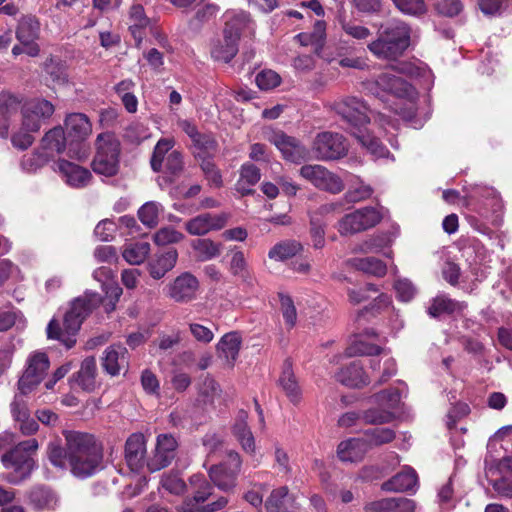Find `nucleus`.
<instances>
[{"instance_id": "nucleus-1", "label": "nucleus", "mask_w": 512, "mask_h": 512, "mask_svg": "<svg viewBox=\"0 0 512 512\" xmlns=\"http://www.w3.org/2000/svg\"><path fill=\"white\" fill-rule=\"evenodd\" d=\"M121 295L122 288L116 286L107 292L105 300H102L98 293H85L83 296L75 298L64 314L63 328L56 319L53 318L49 321L46 330L47 338L60 341L68 349L72 348L76 344V335L84 320L100 304H103L106 313L114 311Z\"/></svg>"}, {"instance_id": "nucleus-2", "label": "nucleus", "mask_w": 512, "mask_h": 512, "mask_svg": "<svg viewBox=\"0 0 512 512\" xmlns=\"http://www.w3.org/2000/svg\"><path fill=\"white\" fill-rule=\"evenodd\" d=\"M252 21L246 12L226 14L222 37L211 43V57L218 62L229 63L239 51L241 35L250 29Z\"/></svg>"}, {"instance_id": "nucleus-3", "label": "nucleus", "mask_w": 512, "mask_h": 512, "mask_svg": "<svg viewBox=\"0 0 512 512\" xmlns=\"http://www.w3.org/2000/svg\"><path fill=\"white\" fill-rule=\"evenodd\" d=\"M411 29L402 22H393L378 32L376 40L368 44L369 51L378 59L396 61L410 46Z\"/></svg>"}, {"instance_id": "nucleus-4", "label": "nucleus", "mask_w": 512, "mask_h": 512, "mask_svg": "<svg viewBox=\"0 0 512 512\" xmlns=\"http://www.w3.org/2000/svg\"><path fill=\"white\" fill-rule=\"evenodd\" d=\"M38 450V441L28 439L19 442L1 456V462L10 472L2 475V480L12 485H19L27 480L36 468L33 454Z\"/></svg>"}, {"instance_id": "nucleus-5", "label": "nucleus", "mask_w": 512, "mask_h": 512, "mask_svg": "<svg viewBox=\"0 0 512 512\" xmlns=\"http://www.w3.org/2000/svg\"><path fill=\"white\" fill-rule=\"evenodd\" d=\"M92 170L99 175L113 177L119 172L121 144L113 133H100L95 141Z\"/></svg>"}, {"instance_id": "nucleus-6", "label": "nucleus", "mask_w": 512, "mask_h": 512, "mask_svg": "<svg viewBox=\"0 0 512 512\" xmlns=\"http://www.w3.org/2000/svg\"><path fill=\"white\" fill-rule=\"evenodd\" d=\"M189 483L193 489L192 496L186 497L183 500L179 511L216 512L224 509L229 503V499L226 496H220L217 500L207 503L213 494V487L203 475H192Z\"/></svg>"}, {"instance_id": "nucleus-7", "label": "nucleus", "mask_w": 512, "mask_h": 512, "mask_svg": "<svg viewBox=\"0 0 512 512\" xmlns=\"http://www.w3.org/2000/svg\"><path fill=\"white\" fill-rule=\"evenodd\" d=\"M64 131L68 141V156L79 161L89 156L86 140L92 133V124L84 113H70L64 120Z\"/></svg>"}, {"instance_id": "nucleus-8", "label": "nucleus", "mask_w": 512, "mask_h": 512, "mask_svg": "<svg viewBox=\"0 0 512 512\" xmlns=\"http://www.w3.org/2000/svg\"><path fill=\"white\" fill-rule=\"evenodd\" d=\"M333 110L346 123V130L353 136L361 132L370 123V113L367 103L355 96H346L333 103Z\"/></svg>"}, {"instance_id": "nucleus-9", "label": "nucleus", "mask_w": 512, "mask_h": 512, "mask_svg": "<svg viewBox=\"0 0 512 512\" xmlns=\"http://www.w3.org/2000/svg\"><path fill=\"white\" fill-rule=\"evenodd\" d=\"M241 465L240 455L236 451L230 450L223 462L210 467L208 471L210 480L221 491L231 493L237 486V477Z\"/></svg>"}, {"instance_id": "nucleus-10", "label": "nucleus", "mask_w": 512, "mask_h": 512, "mask_svg": "<svg viewBox=\"0 0 512 512\" xmlns=\"http://www.w3.org/2000/svg\"><path fill=\"white\" fill-rule=\"evenodd\" d=\"M50 367V360L45 352H32L25 364V369L18 380V390L22 395L31 393L44 380Z\"/></svg>"}, {"instance_id": "nucleus-11", "label": "nucleus", "mask_w": 512, "mask_h": 512, "mask_svg": "<svg viewBox=\"0 0 512 512\" xmlns=\"http://www.w3.org/2000/svg\"><path fill=\"white\" fill-rule=\"evenodd\" d=\"M382 220L381 213L374 207L367 206L344 215L338 224L341 235H353L375 227Z\"/></svg>"}, {"instance_id": "nucleus-12", "label": "nucleus", "mask_w": 512, "mask_h": 512, "mask_svg": "<svg viewBox=\"0 0 512 512\" xmlns=\"http://www.w3.org/2000/svg\"><path fill=\"white\" fill-rule=\"evenodd\" d=\"M266 140L275 145L288 162L300 164L308 159L309 152L300 140L281 130L270 131L266 134Z\"/></svg>"}, {"instance_id": "nucleus-13", "label": "nucleus", "mask_w": 512, "mask_h": 512, "mask_svg": "<svg viewBox=\"0 0 512 512\" xmlns=\"http://www.w3.org/2000/svg\"><path fill=\"white\" fill-rule=\"evenodd\" d=\"M312 149L316 158L320 160L340 159L348 152L345 137L339 133L329 131L317 134Z\"/></svg>"}, {"instance_id": "nucleus-14", "label": "nucleus", "mask_w": 512, "mask_h": 512, "mask_svg": "<svg viewBox=\"0 0 512 512\" xmlns=\"http://www.w3.org/2000/svg\"><path fill=\"white\" fill-rule=\"evenodd\" d=\"M369 90L378 97H381V93H385L408 99L415 94V89L409 82L387 72L379 74L373 82H370Z\"/></svg>"}, {"instance_id": "nucleus-15", "label": "nucleus", "mask_w": 512, "mask_h": 512, "mask_svg": "<svg viewBox=\"0 0 512 512\" xmlns=\"http://www.w3.org/2000/svg\"><path fill=\"white\" fill-rule=\"evenodd\" d=\"M40 29V21L35 15H22L18 20L15 36L20 44L25 47V54L30 57H36L40 53V46L37 43L40 37Z\"/></svg>"}, {"instance_id": "nucleus-16", "label": "nucleus", "mask_w": 512, "mask_h": 512, "mask_svg": "<svg viewBox=\"0 0 512 512\" xmlns=\"http://www.w3.org/2000/svg\"><path fill=\"white\" fill-rule=\"evenodd\" d=\"M55 111L54 105L46 99H33L22 108V126L28 132H37L42 123Z\"/></svg>"}, {"instance_id": "nucleus-17", "label": "nucleus", "mask_w": 512, "mask_h": 512, "mask_svg": "<svg viewBox=\"0 0 512 512\" xmlns=\"http://www.w3.org/2000/svg\"><path fill=\"white\" fill-rule=\"evenodd\" d=\"M64 436L68 449V459L86 454V456H90L89 460L93 462L96 453H102L101 445L89 433L64 431Z\"/></svg>"}, {"instance_id": "nucleus-18", "label": "nucleus", "mask_w": 512, "mask_h": 512, "mask_svg": "<svg viewBox=\"0 0 512 512\" xmlns=\"http://www.w3.org/2000/svg\"><path fill=\"white\" fill-rule=\"evenodd\" d=\"M166 295L177 303H188L196 298L198 279L190 272H183L167 286Z\"/></svg>"}, {"instance_id": "nucleus-19", "label": "nucleus", "mask_w": 512, "mask_h": 512, "mask_svg": "<svg viewBox=\"0 0 512 512\" xmlns=\"http://www.w3.org/2000/svg\"><path fill=\"white\" fill-rule=\"evenodd\" d=\"M228 221L226 213H202L185 222V230L190 235L203 236L210 231L222 229Z\"/></svg>"}, {"instance_id": "nucleus-20", "label": "nucleus", "mask_w": 512, "mask_h": 512, "mask_svg": "<svg viewBox=\"0 0 512 512\" xmlns=\"http://www.w3.org/2000/svg\"><path fill=\"white\" fill-rule=\"evenodd\" d=\"M97 363L94 356L86 357L80 365V369L69 378L72 389L79 388L85 392H93L98 387Z\"/></svg>"}, {"instance_id": "nucleus-21", "label": "nucleus", "mask_w": 512, "mask_h": 512, "mask_svg": "<svg viewBox=\"0 0 512 512\" xmlns=\"http://www.w3.org/2000/svg\"><path fill=\"white\" fill-rule=\"evenodd\" d=\"M57 168L65 183L73 188H83L92 179L90 170L65 159L58 160Z\"/></svg>"}, {"instance_id": "nucleus-22", "label": "nucleus", "mask_w": 512, "mask_h": 512, "mask_svg": "<svg viewBox=\"0 0 512 512\" xmlns=\"http://www.w3.org/2000/svg\"><path fill=\"white\" fill-rule=\"evenodd\" d=\"M178 259V252L174 247H167L157 252L148 262V271L153 279H161L172 270Z\"/></svg>"}, {"instance_id": "nucleus-23", "label": "nucleus", "mask_w": 512, "mask_h": 512, "mask_svg": "<svg viewBox=\"0 0 512 512\" xmlns=\"http://www.w3.org/2000/svg\"><path fill=\"white\" fill-rule=\"evenodd\" d=\"M416 503L406 497H389L369 502L365 505V512H414Z\"/></svg>"}, {"instance_id": "nucleus-24", "label": "nucleus", "mask_w": 512, "mask_h": 512, "mask_svg": "<svg viewBox=\"0 0 512 512\" xmlns=\"http://www.w3.org/2000/svg\"><path fill=\"white\" fill-rule=\"evenodd\" d=\"M336 380L351 388H361L369 384V376L365 373L363 364L359 360L352 361L340 368L335 375Z\"/></svg>"}, {"instance_id": "nucleus-25", "label": "nucleus", "mask_w": 512, "mask_h": 512, "mask_svg": "<svg viewBox=\"0 0 512 512\" xmlns=\"http://www.w3.org/2000/svg\"><path fill=\"white\" fill-rule=\"evenodd\" d=\"M145 437L141 433L132 434L126 441L125 459L133 471H139L145 464Z\"/></svg>"}, {"instance_id": "nucleus-26", "label": "nucleus", "mask_w": 512, "mask_h": 512, "mask_svg": "<svg viewBox=\"0 0 512 512\" xmlns=\"http://www.w3.org/2000/svg\"><path fill=\"white\" fill-rule=\"evenodd\" d=\"M373 402L386 413V416H396V413L405 414V404L401 402V393L398 388H389L372 396Z\"/></svg>"}, {"instance_id": "nucleus-27", "label": "nucleus", "mask_w": 512, "mask_h": 512, "mask_svg": "<svg viewBox=\"0 0 512 512\" xmlns=\"http://www.w3.org/2000/svg\"><path fill=\"white\" fill-rule=\"evenodd\" d=\"M127 364L128 351L125 347L112 345L104 350L101 365L107 374L116 376Z\"/></svg>"}, {"instance_id": "nucleus-28", "label": "nucleus", "mask_w": 512, "mask_h": 512, "mask_svg": "<svg viewBox=\"0 0 512 512\" xmlns=\"http://www.w3.org/2000/svg\"><path fill=\"white\" fill-rule=\"evenodd\" d=\"M278 385L292 403L297 404L300 402L302 391L294 374L290 358L285 359L283 362Z\"/></svg>"}, {"instance_id": "nucleus-29", "label": "nucleus", "mask_w": 512, "mask_h": 512, "mask_svg": "<svg viewBox=\"0 0 512 512\" xmlns=\"http://www.w3.org/2000/svg\"><path fill=\"white\" fill-rule=\"evenodd\" d=\"M149 25L150 18L146 15L144 7L141 4L132 5L128 13V29L136 46H140L142 43Z\"/></svg>"}, {"instance_id": "nucleus-30", "label": "nucleus", "mask_w": 512, "mask_h": 512, "mask_svg": "<svg viewBox=\"0 0 512 512\" xmlns=\"http://www.w3.org/2000/svg\"><path fill=\"white\" fill-rule=\"evenodd\" d=\"M369 450L366 440L351 438L342 441L337 447V455L342 462L357 463L364 459Z\"/></svg>"}, {"instance_id": "nucleus-31", "label": "nucleus", "mask_w": 512, "mask_h": 512, "mask_svg": "<svg viewBox=\"0 0 512 512\" xmlns=\"http://www.w3.org/2000/svg\"><path fill=\"white\" fill-rule=\"evenodd\" d=\"M29 505L36 511L54 510L59 503L57 495L46 486H35L27 492Z\"/></svg>"}, {"instance_id": "nucleus-32", "label": "nucleus", "mask_w": 512, "mask_h": 512, "mask_svg": "<svg viewBox=\"0 0 512 512\" xmlns=\"http://www.w3.org/2000/svg\"><path fill=\"white\" fill-rule=\"evenodd\" d=\"M418 477L414 469L407 467L381 485L386 492H408L415 489Z\"/></svg>"}, {"instance_id": "nucleus-33", "label": "nucleus", "mask_w": 512, "mask_h": 512, "mask_svg": "<svg viewBox=\"0 0 512 512\" xmlns=\"http://www.w3.org/2000/svg\"><path fill=\"white\" fill-rule=\"evenodd\" d=\"M266 512H297V506L286 486L274 489L265 502Z\"/></svg>"}, {"instance_id": "nucleus-34", "label": "nucleus", "mask_w": 512, "mask_h": 512, "mask_svg": "<svg viewBox=\"0 0 512 512\" xmlns=\"http://www.w3.org/2000/svg\"><path fill=\"white\" fill-rule=\"evenodd\" d=\"M466 308V302L457 301L448 297L446 294H440L431 300L427 313L432 318H438L443 314L452 315L454 313H462Z\"/></svg>"}, {"instance_id": "nucleus-35", "label": "nucleus", "mask_w": 512, "mask_h": 512, "mask_svg": "<svg viewBox=\"0 0 512 512\" xmlns=\"http://www.w3.org/2000/svg\"><path fill=\"white\" fill-rule=\"evenodd\" d=\"M241 343L242 338L237 332L226 333L217 344L218 356L233 366L239 355Z\"/></svg>"}, {"instance_id": "nucleus-36", "label": "nucleus", "mask_w": 512, "mask_h": 512, "mask_svg": "<svg viewBox=\"0 0 512 512\" xmlns=\"http://www.w3.org/2000/svg\"><path fill=\"white\" fill-rule=\"evenodd\" d=\"M64 128L54 127L45 133L41 140V149L48 152L51 157L68 150V141Z\"/></svg>"}, {"instance_id": "nucleus-37", "label": "nucleus", "mask_w": 512, "mask_h": 512, "mask_svg": "<svg viewBox=\"0 0 512 512\" xmlns=\"http://www.w3.org/2000/svg\"><path fill=\"white\" fill-rule=\"evenodd\" d=\"M89 458L90 456H86V454H80L79 457L68 459V464L75 476L85 478L93 475L102 462L103 453H96L93 462Z\"/></svg>"}, {"instance_id": "nucleus-38", "label": "nucleus", "mask_w": 512, "mask_h": 512, "mask_svg": "<svg viewBox=\"0 0 512 512\" xmlns=\"http://www.w3.org/2000/svg\"><path fill=\"white\" fill-rule=\"evenodd\" d=\"M191 247L195 252L196 259L201 262L218 257L222 251V243L215 242L210 238L194 239L191 242Z\"/></svg>"}, {"instance_id": "nucleus-39", "label": "nucleus", "mask_w": 512, "mask_h": 512, "mask_svg": "<svg viewBox=\"0 0 512 512\" xmlns=\"http://www.w3.org/2000/svg\"><path fill=\"white\" fill-rule=\"evenodd\" d=\"M195 160L214 157L218 150V142L211 133H201L192 141Z\"/></svg>"}, {"instance_id": "nucleus-40", "label": "nucleus", "mask_w": 512, "mask_h": 512, "mask_svg": "<svg viewBox=\"0 0 512 512\" xmlns=\"http://www.w3.org/2000/svg\"><path fill=\"white\" fill-rule=\"evenodd\" d=\"M353 137L376 158H384L390 154L380 139L371 134L366 127L361 132H356Z\"/></svg>"}, {"instance_id": "nucleus-41", "label": "nucleus", "mask_w": 512, "mask_h": 512, "mask_svg": "<svg viewBox=\"0 0 512 512\" xmlns=\"http://www.w3.org/2000/svg\"><path fill=\"white\" fill-rule=\"evenodd\" d=\"M350 264L356 270L371 274L376 277H383L387 273L386 264L376 257L352 258Z\"/></svg>"}, {"instance_id": "nucleus-42", "label": "nucleus", "mask_w": 512, "mask_h": 512, "mask_svg": "<svg viewBox=\"0 0 512 512\" xmlns=\"http://www.w3.org/2000/svg\"><path fill=\"white\" fill-rule=\"evenodd\" d=\"M302 250V244L296 240L281 241L269 250L268 257L276 261H285L294 257Z\"/></svg>"}, {"instance_id": "nucleus-43", "label": "nucleus", "mask_w": 512, "mask_h": 512, "mask_svg": "<svg viewBox=\"0 0 512 512\" xmlns=\"http://www.w3.org/2000/svg\"><path fill=\"white\" fill-rule=\"evenodd\" d=\"M221 388L218 382L209 374L204 376L198 384L197 400L205 405L213 404L220 397Z\"/></svg>"}, {"instance_id": "nucleus-44", "label": "nucleus", "mask_w": 512, "mask_h": 512, "mask_svg": "<svg viewBox=\"0 0 512 512\" xmlns=\"http://www.w3.org/2000/svg\"><path fill=\"white\" fill-rule=\"evenodd\" d=\"M233 434L245 452L249 454L255 452L256 444L253 433L243 419L236 421L233 425Z\"/></svg>"}, {"instance_id": "nucleus-45", "label": "nucleus", "mask_w": 512, "mask_h": 512, "mask_svg": "<svg viewBox=\"0 0 512 512\" xmlns=\"http://www.w3.org/2000/svg\"><path fill=\"white\" fill-rule=\"evenodd\" d=\"M150 252V244L147 242H135L127 244L123 250V258L131 265L143 263Z\"/></svg>"}, {"instance_id": "nucleus-46", "label": "nucleus", "mask_w": 512, "mask_h": 512, "mask_svg": "<svg viewBox=\"0 0 512 512\" xmlns=\"http://www.w3.org/2000/svg\"><path fill=\"white\" fill-rule=\"evenodd\" d=\"M208 185L214 188L223 186V177L220 169L214 162V157L197 160Z\"/></svg>"}, {"instance_id": "nucleus-47", "label": "nucleus", "mask_w": 512, "mask_h": 512, "mask_svg": "<svg viewBox=\"0 0 512 512\" xmlns=\"http://www.w3.org/2000/svg\"><path fill=\"white\" fill-rule=\"evenodd\" d=\"M22 98L10 92L3 91L0 93V117L10 119L16 115L23 107Z\"/></svg>"}, {"instance_id": "nucleus-48", "label": "nucleus", "mask_w": 512, "mask_h": 512, "mask_svg": "<svg viewBox=\"0 0 512 512\" xmlns=\"http://www.w3.org/2000/svg\"><path fill=\"white\" fill-rule=\"evenodd\" d=\"M174 146V141L168 138H161L154 147L152 157L150 160L151 168L154 172H160L162 170L163 162L166 159V155Z\"/></svg>"}, {"instance_id": "nucleus-49", "label": "nucleus", "mask_w": 512, "mask_h": 512, "mask_svg": "<svg viewBox=\"0 0 512 512\" xmlns=\"http://www.w3.org/2000/svg\"><path fill=\"white\" fill-rule=\"evenodd\" d=\"M161 205L154 201L143 204L138 210V218L148 228H154L159 223Z\"/></svg>"}, {"instance_id": "nucleus-50", "label": "nucleus", "mask_w": 512, "mask_h": 512, "mask_svg": "<svg viewBox=\"0 0 512 512\" xmlns=\"http://www.w3.org/2000/svg\"><path fill=\"white\" fill-rule=\"evenodd\" d=\"M165 173L169 175V181L179 178L184 170L183 155L180 151H171L164 160Z\"/></svg>"}, {"instance_id": "nucleus-51", "label": "nucleus", "mask_w": 512, "mask_h": 512, "mask_svg": "<svg viewBox=\"0 0 512 512\" xmlns=\"http://www.w3.org/2000/svg\"><path fill=\"white\" fill-rule=\"evenodd\" d=\"M339 25L347 36L356 40H365L372 34L369 28L358 24L354 20L346 19L345 17L339 18Z\"/></svg>"}, {"instance_id": "nucleus-52", "label": "nucleus", "mask_w": 512, "mask_h": 512, "mask_svg": "<svg viewBox=\"0 0 512 512\" xmlns=\"http://www.w3.org/2000/svg\"><path fill=\"white\" fill-rule=\"evenodd\" d=\"M382 347L365 342L363 340H355L346 348V355L348 357L356 356H374L382 352Z\"/></svg>"}, {"instance_id": "nucleus-53", "label": "nucleus", "mask_w": 512, "mask_h": 512, "mask_svg": "<svg viewBox=\"0 0 512 512\" xmlns=\"http://www.w3.org/2000/svg\"><path fill=\"white\" fill-rule=\"evenodd\" d=\"M367 437V443L370 446L383 445L391 442L395 438V431L386 427H375L364 432Z\"/></svg>"}, {"instance_id": "nucleus-54", "label": "nucleus", "mask_w": 512, "mask_h": 512, "mask_svg": "<svg viewBox=\"0 0 512 512\" xmlns=\"http://www.w3.org/2000/svg\"><path fill=\"white\" fill-rule=\"evenodd\" d=\"M395 7L404 14L418 16L426 13L425 0H391Z\"/></svg>"}, {"instance_id": "nucleus-55", "label": "nucleus", "mask_w": 512, "mask_h": 512, "mask_svg": "<svg viewBox=\"0 0 512 512\" xmlns=\"http://www.w3.org/2000/svg\"><path fill=\"white\" fill-rule=\"evenodd\" d=\"M325 174L326 175L322 176L316 188L332 194H338L344 190V183L338 175L330 172L328 169Z\"/></svg>"}, {"instance_id": "nucleus-56", "label": "nucleus", "mask_w": 512, "mask_h": 512, "mask_svg": "<svg viewBox=\"0 0 512 512\" xmlns=\"http://www.w3.org/2000/svg\"><path fill=\"white\" fill-rule=\"evenodd\" d=\"M463 3L461 0H438L435 3V10L438 14L453 18L463 11Z\"/></svg>"}, {"instance_id": "nucleus-57", "label": "nucleus", "mask_w": 512, "mask_h": 512, "mask_svg": "<svg viewBox=\"0 0 512 512\" xmlns=\"http://www.w3.org/2000/svg\"><path fill=\"white\" fill-rule=\"evenodd\" d=\"M184 238V235L171 227H165L158 230L154 235V242L158 246H166L172 243H178Z\"/></svg>"}, {"instance_id": "nucleus-58", "label": "nucleus", "mask_w": 512, "mask_h": 512, "mask_svg": "<svg viewBox=\"0 0 512 512\" xmlns=\"http://www.w3.org/2000/svg\"><path fill=\"white\" fill-rule=\"evenodd\" d=\"M256 84L261 90H271L281 83V77L273 70H263L256 76Z\"/></svg>"}, {"instance_id": "nucleus-59", "label": "nucleus", "mask_w": 512, "mask_h": 512, "mask_svg": "<svg viewBox=\"0 0 512 512\" xmlns=\"http://www.w3.org/2000/svg\"><path fill=\"white\" fill-rule=\"evenodd\" d=\"M45 71L49 74L54 83L64 84L68 81L64 65L53 58L47 60L45 64Z\"/></svg>"}, {"instance_id": "nucleus-60", "label": "nucleus", "mask_w": 512, "mask_h": 512, "mask_svg": "<svg viewBox=\"0 0 512 512\" xmlns=\"http://www.w3.org/2000/svg\"><path fill=\"white\" fill-rule=\"evenodd\" d=\"M280 303L286 325L289 328L294 327L297 320V312L292 298L288 295L280 294Z\"/></svg>"}, {"instance_id": "nucleus-61", "label": "nucleus", "mask_w": 512, "mask_h": 512, "mask_svg": "<svg viewBox=\"0 0 512 512\" xmlns=\"http://www.w3.org/2000/svg\"><path fill=\"white\" fill-rule=\"evenodd\" d=\"M174 458V455L155 448L154 455L147 460V467L151 472L159 471L167 467Z\"/></svg>"}, {"instance_id": "nucleus-62", "label": "nucleus", "mask_w": 512, "mask_h": 512, "mask_svg": "<svg viewBox=\"0 0 512 512\" xmlns=\"http://www.w3.org/2000/svg\"><path fill=\"white\" fill-rule=\"evenodd\" d=\"M48 458L50 462L60 468L66 467L68 464V449L61 447L59 444L50 443L48 447Z\"/></svg>"}, {"instance_id": "nucleus-63", "label": "nucleus", "mask_w": 512, "mask_h": 512, "mask_svg": "<svg viewBox=\"0 0 512 512\" xmlns=\"http://www.w3.org/2000/svg\"><path fill=\"white\" fill-rule=\"evenodd\" d=\"M326 170H327V168H325L322 165H318V164L303 165L300 168L299 173L304 179H306L313 186L316 187L318 185V183L320 182L322 176L326 175L325 174Z\"/></svg>"}, {"instance_id": "nucleus-64", "label": "nucleus", "mask_w": 512, "mask_h": 512, "mask_svg": "<svg viewBox=\"0 0 512 512\" xmlns=\"http://www.w3.org/2000/svg\"><path fill=\"white\" fill-rule=\"evenodd\" d=\"M51 155L42 150L35 151L30 156L24 157L22 164L30 171H34L42 166H44L51 159Z\"/></svg>"}]
</instances>
